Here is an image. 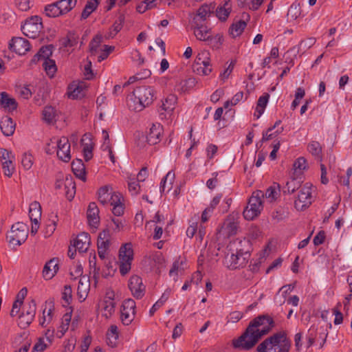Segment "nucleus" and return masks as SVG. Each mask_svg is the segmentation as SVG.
<instances>
[{"mask_svg":"<svg viewBox=\"0 0 352 352\" xmlns=\"http://www.w3.org/2000/svg\"><path fill=\"white\" fill-rule=\"evenodd\" d=\"M275 326L276 322L271 316L267 314L258 315L250 322L244 332L239 338L232 340V345L236 349L249 351Z\"/></svg>","mask_w":352,"mask_h":352,"instance_id":"1","label":"nucleus"},{"mask_svg":"<svg viewBox=\"0 0 352 352\" xmlns=\"http://www.w3.org/2000/svg\"><path fill=\"white\" fill-rule=\"evenodd\" d=\"M156 91L153 87L146 85L136 87L129 96V107L135 111H140L148 107L156 98Z\"/></svg>","mask_w":352,"mask_h":352,"instance_id":"2","label":"nucleus"},{"mask_svg":"<svg viewBox=\"0 0 352 352\" xmlns=\"http://www.w3.org/2000/svg\"><path fill=\"white\" fill-rule=\"evenodd\" d=\"M291 340L285 331H280L260 343L255 352H289Z\"/></svg>","mask_w":352,"mask_h":352,"instance_id":"3","label":"nucleus"},{"mask_svg":"<svg viewBox=\"0 0 352 352\" xmlns=\"http://www.w3.org/2000/svg\"><path fill=\"white\" fill-rule=\"evenodd\" d=\"M248 243V241H243ZM243 241H234L228 245V253L226 256V261L228 263V267L230 270H236L243 267L246 265L250 256L248 250L244 251L242 248Z\"/></svg>","mask_w":352,"mask_h":352,"instance_id":"4","label":"nucleus"},{"mask_svg":"<svg viewBox=\"0 0 352 352\" xmlns=\"http://www.w3.org/2000/svg\"><path fill=\"white\" fill-rule=\"evenodd\" d=\"M21 28L25 36L30 38H36L43 28L42 19L37 15L28 17Z\"/></svg>","mask_w":352,"mask_h":352,"instance_id":"5","label":"nucleus"},{"mask_svg":"<svg viewBox=\"0 0 352 352\" xmlns=\"http://www.w3.org/2000/svg\"><path fill=\"white\" fill-rule=\"evenodd\" d=\"M28 236V228L23 222H17L12 226L9 234L7 235L8 242L13 245L23 243Z\"/></svg>","mask_w":352,"mask_h":352,"instance_id":"6","label":"nucleus"},{"mask_svg":"<svg viewBox=\"0 0 352 352\" xmlns=\"http://www.w3.org/2000/svg\"><path fill=\"white\" fill-rule=\"evenodd\" d=\"M135 302L132 298L123 301L120 309V319L124 325H129L133 320L135 315Z\"/></svg>","mask_w":352,"mask_h":352,"instance_id":"7","label":"nucleus"},{"mask_svg":"<svg viewBox=\"0 0 352 352\" xmlns=\"http://www.w3.org/2000/svg\"><path fill=\"white\" fill-rule=\"evenodd\" d=\"M53 144L56 145V154L58 159L68 162L71 160L70 143L66 137H61L59 140L55 141V138L50 139Z\"/></svg>","mask_w":352,"mask_h":352,"instance_id":"8","label":"nucleus"},{"mask_svg":"<svg viewBox=\"0 0 352 352\" xmlns=\"http://www.w3.org/2000/svg\"><path fill=\"white\" fill-rule=\"evenodd\" d=\"M306 184L300 190L298 198L294 201V207L298 210L303 211L311 204V186Z\"/></svg>","mask_w":352,"mask_h":352,"instance_id":"9","label":"nucleus"},{"mask_svg":"<svg viewBox=\"0 0 352 352\" xmlns=\"http://www.w3.org/2000/svg\"><path fill=\"white\" fill-rule=\"evenodd\" d=\"M9 50L19 55H24L30 50V42L22 37H13L9 42Z\"/></svg>","mask_w":352,"mask_h":352,"instance_id":"10","label":"nucleus"},{"mask_svg":"<svg viewBox=\"0 0 352 352\" xmlns=\"http://www.w3.org/2000/svg\"><path fill=\"white\" fill-rule=\"evenodd\" d=\"M129 288L136 299H141L145 294L146 287L142 279L138 275L132 276L129 280Z\"/></svg>","mask_w":352,"mask_h":352,"instance_id":"11","label":"nucleus"},{"mask_svg":"<svg viewBox=\"0 0 352 352\" xmlns=\"http://www.w3.org/2000/svg\"><path fill=\"white\" fill-rule=\"evenodd\" d=\"M215 4H204L197 11L191 23H204L207 18L214 14Z\"/></svg>","mask_w":352,"mask_h":352,"instance_id":"12","label":"nucleus"},{"mask_svg":"<svg viewBox=\"0 0 352 352\" xmlns=\"http://www.w3.org/2000/svg\"><path fill=\"white\" fill-rule=\"evenodd\" d=\"M163 126L160 123L153 124L146 136V141L150 145H155L161 141Z\"/></svg>","mask_w":352,"mask_h":352,"instance_id":"13","label":"nucleus"},{"mask_svg":"<svg viewBox=\"0 0 352 352\" xmlns=\"http://www.w3.org/2000/svg\"><path fill=\"white\" fill-rule=\"evenodd\" d=\"M91 243L90 235L87 232H81L74 240L73 246L78 249L79 252H86Z\"/></svg>","mask_w":352,"mask_h":352,"instance_id":"14","label":"nucleus"},{"mask_svg":"<svg viewBox=\"0 0 352 352\" xmlns=\"http://www.w3.org/2000/svg\"><path fill=\"white\" fill-rule=\"evenodd\" d=\"M99 208L95 202L89 203L87 210V218L90 226L97 228L100 223Z\"/></svg>","mask_w":352,"mask_h":352,"instance_id":"15","label":"nucleus"},{"mask_svg":"<svg viewBox=\"0 0 352 352\" xmlns=\"http://www.w3.org/2000/svg\"><path fill=\"white\" fill-rule=\"evenodd\" d=\"M191 28L194 30L196 38L200 41H206L210 35V29L202 23H191Z\"/></svg>","mask_w":352,"mask_h":352,"instance_id":"16","label":"nucleus"},{"mask_svg":"<svg viewBox=\"0 0 352 352\" xmlns=\"http://www.w3.org/2000/svg\"><path fill=\"white\" fill-rule=\"evenodd\" d=\"M16 124L9 116H4L0 121V129L6 136H11L14 133Z\"/></svg>","mask_w":352,"mask_h":352,"instance_id":"17","label":"nucleus"},{"mask_svg":"<svg viewBox=\"0 0 352 352\" xmlns=\"http://www.w3.org/2000/svg\"><path fill=\"white\" fill-rule=\"evenodd\" d=\"M262 197H263V193L262 191L258 190L254 192L252 195L249 199L248 204L247 206L252 210H258V214H260L261 211L263 209V202L261 200Z\"/></svg>","mask_w":352,"mask_h":352,"instance_id":"18","label":"nucleus"},{"mask_svg":"<svg viewBox=\"0 0 352 352\" xmlns=\"http://www.w3.org/2000/svg\"><path fill=\"white\" fill-rule=\"evenodd\" d=\"M72 170L76 177L83 182L87 180L85 166L81 159H75L72 162Z\"/></svg>","mask_w":352,"mask_h":352,"instance_id":"19","label":"nucleus"},{"mask_svg":"<svg viewBox=\"0 0 352 352\" xmlns=\"http://www.w3.org/2000/svg\"><path fill=\"white\" fill-rule=\"evenodd\" d=\"M302 182L301 177L293 174L290 180L287 182L285 186L283 187V193H294L296 190L300 188Z\"/></svg>","mask_w":352,"mask_h":352,"instance_id":"20","label":"nucleus"},{"mask_svg":"<svg viewBox=\"0 0 352 352\" xmlns=\"http://www.w3.org/2000/svg\"><path fill=\"white\" fill-rule=\"evenodd\" d=\"M65 196L69 201L72 200L76 194V183L71 175H67L64 179Z\"/></svg>","mask_w":352,"mask_h":352,"instance_id":"21","label":"nucleus"},{"mask_svg":"<svg viewBox=\"0 0 352 352\" xmlns=\"http://www.w3.org/2000/svg\"><path fill=\"white\" fill-rule=\"evenodd\" d=\"M0 106L8 111H14L16 109L18 104L14 98H10L8 93L3 91L0 93Z\"/></svg>","mask_w":352,"mask_h":352,"instance_id":"22","label":"nucleus"},{"mask_svg":"<svg viewBox=\"0 0 352 352\" xmlns=\"http://www.w3.org/2000/svg\"><path fill=\"white\" fill-rule=\"evenodd\" d=\"M29 217L32 223L37 225L41 217V206L38 201H33L29 208Z\"/></svg>","mask_w":352,"mask_h":352,"instance_id":"23","label":"nucleus"},{"mask_svg":"<svg viewBox=\"0 0 352 352\" xmlns=\"http://www.w3.org/2000/svg\"><path fill=\"white\" fill-rule=\"evenodd\" d=\"M133 250L131 243L123 245L119 250V259L120 261H132Z\"/></svg>","mask_w":352,"mask_h":352,"instance_id":"24","label":"nucleus"},{"mask_svg":"<svg viewBox=\"0 0 352 352\" xmlns=\"http://www.w3.org/2000/svg\"><path fill=\"white\" fill-rule=\"evenodd\" d=\"M269 98L270 95L267 93L259 97L256 104V111L254 114L256 119H258L263 113Z\"/></svg>","mask_w":352,"mask_h":352,"instance_id":"25","label":"nucleus"},{"mask_svg":"<svg viewBox=\"0 0 352 352\" xmlns=\"http://www.w3.org/2000/svg\"><path fill=\"white\" fill-rule=\"evenodd\" d=\"M57 261V258H53L47 261L43 270V276L45 280H50L56 275V271H53V267L56 266L54 263Z\"/></svg>","mask_w":352,"mask_h":352,"instance_id":"26","label":"nucleus"},{"mask_svg":"<svg viewBox=\"0 0 352 352\" xmlns=\"http://www.w3.org/2000/svg\"><path fill=\"white\" fill-rule=\"evenodd\" d=\"M230 12L231 4L230 3V1H228L224 3L223 6L218 7L216 9V16L221 21H225L227 20Z\"/></svg>","mask_w":352,"mask_h":352,"instance_id":"27","label":"nucleus"},{"mask_svg":"<svg viewBox=\"0 0 352 352\" xmlns=\"http://www.w3.org/2000/svg\"><path fill=\"white\" fill-rule=\"evenodd\" d=\"M110 244V240H102L101 236H98V254L100 259L103 260L105 258V254L109 248Z\"/></svg>","mask_w":352,"mask_h":352,"instance_id":"28","label":"nucleus"},{"mask_svg":"<svg viewBox=\"0 0 352 352\" xmlns=\"http://www.w3.org/2000/svg\"><path fill=\"white\" fill-rule=\"evenodd\" d=\"M246 25L247 23H244L243 20H239L231 25L229 28V33L233 38H236L242 34Z\"/></svg>","mask_w":352,"mask_h":352,"instance_id":"29","label":"nucleus"},{"mask_svg":"<svg viewBox=\"0 0 352 352\" xmlns=\"http://www.w3.org/2000/svg\"><path fill=\"white\" fill-rule=\"evenodd\" d=\"M222 228L226 231L228 236H232L236 234L238 224L233 218L230 217L224 221Z\"/></svg>","mask_w":352,"mask_h":352,"instance_id":"30","label":"nucleus"},{"mask_svg":"<svg viewBox=\"0 0 352 352\" xmlns=\"http://www.w3.org/2000/svg\"><path fill=\"white\" fill-rule=\"evenodd\" d=\"M98 201L102 205L109 204L110 197L112 194V189L109 188V186H104L98 190Z\"/></svg>","mask_w":352,"mask_h":352,"instance_id":"31","label":"nucleus"},{"mask_svg":"<svg viewBox=\"0 0 352 352\" xmlns=\"http://www.w3.org/2000/svg\"><path fill=\"white\" fill-rule=\"evenodd\" d=\"M177 97L175 94H169L164 100L162 101V109L165 111H173L177 104Z\"/></svg>","mask_w":352,"mask_h":352,"instance_id":"32","label":"nucleus"},{"mask_svg":"<svg viewBox=\"0 0 352 352\" xmlns=\"http://www.w3.org/2000/svg\"><path fill=\"white\" fill-rule=\"evenodd\" d=\"M307 149L309 152L316 158L322 160V146L317 141H311L307 145Z\"/></svg>","mask_w":352,"mask_h":352,"instance_id":"33","label":"nucleus"},{"mask_svg":"<svg viewBox=\"0 0 352 352\" xmlns=\"http://www.w3.org/2000/svg\"><path fill=\"white\" fill-rule=\"evenodd\" d=\"M107 344L113 347L116 345L118 339V329L116 325H111L107 333Z\"/></svg>","mask_w":352,"mask_h":352,"instance_id":"34","label":"nucleus"},{"mask_svg":"<svg viewBox=\"0 0 352 352\" xmlns=\"http://www.w3.org/2000/svg\"><path fill=\"white\" fill-rule=\"evenodd\" d=\"M70 312L66 313L63 315L62 324L60 327L61 329L58 330L57 332V336L58 338H61L65 333V332L67 331L69 328L73 310L72 307H70Z\"/></svg>","mask_w":352,"mask_h":352,"instance_id":"35","label":"nucleus"},{"mask_svg":"<svg viewBox=\"0 0 352 352\" xmlns=\"http://www.w3.org/2000/svg\"><path fill=\"white\" fill-rule=\"evenodd\" d=\"M206 42L213 50H217L219 49L223 44V35L220 34H217L214 36L210 34L208 38L206 40Z\"/></svg>","mask_w":352,"mask_h":352,"instance_id":"36","label":"nucleus"},{"mask_svg":"<svg viewBox=\"0 0 352 352\" xmlns=\"http://www.w3.org/2000/svg\"><path fill=\"white\" fill-rule=\"evenodd\" d=\"M60 6L62 15L67 14L72 10L76 5L77 0H58Z\"/></svg>","mask_w":352,"mask_h":352,"instance_id":"37","label":"nucleus"},{"mask_svg":"<svg viewBox=\"0 0 352 352\" xmlns=\"http://www.w3.org/2000/svg\"><path fill=\"white\" fill-rule=\"evenodd\" d=\"M170 291L166 290L162 295L161 298L153 305L149 311L151 316H153L155 312L161 307L164 303L168 300Z\"/></svg>","mask_w":352,"mask_h":352,"instance_id":"38","label":"nucleus"},{"mask_svg":"<svg viewBox=\"0 0 352 352\" xmlns=\"http://www.w3.org/2000/svg\"><path fill=\"white\" fill-rule=\"evenodd\" d=\"M103 37L101 34H96L92 40L90 41L89 47V52L91 55H94L98 48L100 47L101 43L102 42Z\"/></svg>","mask_w":352,"mask_h":352,"instance_id":"39","label":"nucleus"},{"mask_svg":"<svg viewBox=\"0 0 352 352\" xmlns=\"http://www.w3.org/2000/svg\"><path fill=\"white\" fill-rule=\"evenodd\" d=\"M43 66L47 74L51 78L53 77L57 70L55 60L52 59H47L44 60Z\"/></svg>","mask_w":352,"mask_h":352,"instance_id":"40","label":"nucleus"},{"mask_svg":"<svg viewBox=\"0 0 352 352\" xmlns=\"http://www.w3.org/2000/svg\"><path fill=\"white\" fill-rule=\"evenodd\" d=\"M306 162L307 160L305 157H300L298 158L294 163V172L293 174L298 176L301 175L302 170L306 168Z\"/></svg>","mask_w":352,"mask_h":352,"instance_id":"41","label":"nucleus"},{"mask_svg":"<svg viewBox=\"0 0 352 352\" xmlns=\"http://www.w3.org/2000/svg\"><path fill=\"white\" fill-rule=\"evenodd\" d=\"M56 4H49L45 6L43 13L46 16L50 18H55L61 16V10L58 11V9L55 6Z\"/></svg>","mask_w":352,"mask_h":352,"instance_id":"42","label":"nucleus"},{"mask_svg":"<svg viewBox=\"0 0 352 352\" xmlns=\"http://www.w3.org/2000/svg\"><path fill=\"white\" fill-rule=\"evenodd\" d=\"M210 58L207 57L206 59L201 60V65L196 67V71L198 74H202L207 76L212 72V67L209 62Z\"/></svg>","mask_w":352,"mask_h":352,"instance_id":"43","label":"nucleus"},{"mask_svg":"<svg viewBox=\"0 0 352 352\" xmlns=\"http://www.w3.org/2000/svg\"><path fill=\"white\" fill-rule=\"evenodd\" d=\"M300 14L301 11L299 5L296 3H292L287 11V20H296L300 15Z\"/></svg>","mask_w":352,"mask_h":352,"instance_id":"44","label":"nucleus"},{"mask_svg":"<svg viewBox=\"0 0 352 352\" xmlns=\"http://www.w3.org/2000/svg\"><path fill=\"white\" fill-rule=\"evenodd\" d=\"M195 85V79L193 78H189L188 79L180 82L177 87H178V90H180L182 92H186L192 88Z\"/></svg>","mask_w":352,"mask_h":352,"instance_id":"45","label":"nucleus"},{"mask_svg":"<svg viewBox=\"0 0 352 352\" xmlns=\"http://www.w3.org/2000/svg\"><path fill=\"white\" fill-rule=\"evenodd\" d=\"M96 3L94 4L91 2V1H87L82 12L81 14V19H86L89 16V15L97 9Z\"/></svg>","mask_w":352,"mask_h":352,"instance_id":"46","label":"nucleus"},{"mask_svg":"<svg viewBox=\"0 0 352 352\" xmlns=\"http://www.w3.org/2000/svg\"><path fill=\"white\" fill-rule=\"evenodd\" d=\"M34 320V318L26 316L24 311H23L19 316L18 325L22 329L28 328Z\"/></svg>","mask_w":352,"mask_h":352,"instance_id":"47","label":"nucleus"},{"mask_svg":"<svg viewBox=\"0 0 352 352\" xmlns=\"http://www.w3.org/2000/svg\"><path fill=\"white\" fill-rule=\"evenodd\" d=\"M54 47L52 45H47L41 47L38 53L40 54V56L42 60L50 59V57L52 55V50Z\"/></svg>","mask_w":352,"mask_h":352,"instance_id":"48","label":"nucleus"},{"mask_svg":"<svg viewBox=\"0 0 352 352\" xmlns=\"http://www.w3.org/2000/svg\"><path fill=\"white\" fill-rule=\"evenodd\" d=\"M89 288V285L87 283L83 285L82 279L79 280L78 289H77V295L79 299H82L81 301H83L86 299L87 296V290Z\"/></svg>","mask_w":352,"mask_h":352,"instance_id":"49","label":"nucleus"},{"mask_svg":"<svg viewBox=\"0 0 352 352\" xmlns=\"http://www.w3.org/2000/svg\"><path fill=\"white\" fill-rule=\"evenodd\" d=\"M43 120L48 124L53 122L55 116V110L52 107H46L43 111Z\"/></svg>","mask_w":352,"mask_h":352,"instance_id":"50","label":"nucleus"},{"mask_svg":"<svg viewBox=\"0 0 352 352\" xmlns=\"http://www.w3.org/2000/svg\"><path fill=\"white\" fill-rule=\"evenodd\" d=\"M2 168L6 176L10 177L14 170V166L12 160L2 162Z\"/></svg>","mask_w":352,"mask_h":352,"instance_id":"51","label":"nucleus"},{"mask_svg":"<svg viewBox=\"0 0 352 352\" xmlns=\"http://www.w3.org/2000/svg\"><path fill=\"white\" fill-rule=\"evenodd\" d=\"M125 21V15L123 13H119L118 19L115 21L111 28L116 32V33H118L122 28L123 24Z\"/></svg>","mask_w":352,"mask_h":352,"instance_id":"52","label":"nucleus"},{"mask_svg":"<svg viewBox=\"0 0 352 352\" xmlns=\"http://www.w3.org/2000/svg\"><path fill=\"white\" fill-rule=\"evenodd\" d=\"M36 311V303L34 299H32L30 302L28 304V306L25 307V311H24L26 316H29V318H32L34 319Z\"/></svg>","mask_w":352,"mask_h":352,"instance_id":"53","label":"nucleus"},{"mask_svg":"<svg viewBox=\"0 0 352 352\" xmlns=\"http://www.w3.org/2000/svg\"><path fill=\"white\" fill-rule=\"evenodd\" d=\"M68 89V97L72 99H77L78 98H80V93L83 90V86L82 85L78 84L72 91H71V87H69Z\"/></svg>","mask_w":352,"mask_h":352,"instance_id":"54","label":"nucleus"},{"mask_svg":"<svg viewBox=\"0 0 352 352\" xmlns=\"http://www.w3.org/2000/svg\"><path fill=\"white\" fill-rule=\"evenodd\" d=\"M276 188H278V192H280V186L278 184L274 183V186L269 187L267 189L266 192H265L266 197L268 198H272V199H276V196L278 195V192L276 191Z\"/></svg>","mask_w":352,"mask_h":352,"instance_id":"55","label":"nucleus"},{"mask_svg":"<svg viewBox=\"0 0 352 352\" xmlns=\"http://www.w3.org/2000/svg\"><path fill=\"white\" fill-rule=\"evenodd\" d=\"M66 36L67 42L70 44V47H74L77 45L79 35L75 31H69Z\"/></svg>","mask_w":352,"mask_h":352,"instance_id":"56","label":"nucleus"},{"mask_svg":"<svg viewBox=\"0 0 352 352\" xmlns=\"http://www.w3.org/2000/svg\"><path fill=\"white\" fill-rule=\"evenodd\" d=\"M33 156L31 154L25 153L23 155L21 164L25 170H29L33 164Z\"/></svg>","mask_w":352,"mask_h":352,"instance_id":"57","label":"nucleus"},{"mask_svg":"<svg viewBox=\"0 0 352 352\" xmlns=\"http://www.w3.org/2000/svg\"><path fill=\"white\" fill-rule=\"evenodd\" d=\"M104 309L105 311H107L109 313V316L105 314L104 316L108 318L109 316L112 315V314L115 311V307H116V302H114L112 300H104Z\"/></svg>","mask_w":352,"mask_h":352,"instance_id":"58","label":"nucleus"},{"mask_svg":"<svg viewBox=\"0 0 352 352\" xmlns=\"http://www.w3.org/2000/svg\"><path fill=\"white\" fill-rule=\"evenodd\" d=\"M243 215L246 220L251 221L253 220L255 217H258L259 214H258V210H252L249 208V207L246 206L243 212Z\"/></svg>","mask_w":352,"mask_h":352,"instance_id":"59","label":"nucleus"},{"mask_svg":"<svg viewBox=\"0 0 352 352\" xmlns=\"http://www.w3.org/2000/svg\"><path fill=\"white\" fill-rule=\"evenodd\" d=\"M62 298L67 305L71 303L72 298V290L70 285H65L64 287Z\"/></svg>","mask_w":352,"mask_h":352,"instance_id":"60","label":"nucleus"},{"mask_svg":"<svg viewBox=\"0 0 352 352\" xmlns=\"http://www.w3.org/2000/svg\"><path fill=\"white\" fill-rule=\"evenodd\" d=\"M283 131V127H280V129H277L276 131L271 133L267 131L263 132V138L261 141L265 142L276 138L278 134L281 133Z\"/></svg>","mask_w":352,"mask_h":352,"instance_id":"61","label":"nucleus"},{"mask_svg":"<svg viewBox=\"0 0 352 352\" xmlns=\"http://www.w3.org/2000/svg\"><path fill=\"white\" fill-rule=\"evenodd\" d=\"M91 60H87V63L84 67V75L85 76V79L88 80H92L94 78V74L91 69Z\"/></svg>","mask_w":352,"mask_h":352,"instance_id":"62","label":"nucleus"},{"mask_svg":"<svg viewBox=\"0 0 352 352\" xmlns=\"http://www.w3.org/2000/svg\"><path fill=\"white\" fill-rule=\"evenodd\" d=\"M114 46H109L107 45H104V50L101 52L100 55L98 57V61L101 62L106 59L109 54L114 50Z\"/></svg>","mask_w":352,"mask_h":352,"instance_id":"63","label":"nucleus"},{"mask_svg":"<svg viewBox=\"0 0 352 352\" xmlns=\"http://www.w3.org/2000/svg\"><path fill=\"white\" fill-rule=\"evenodd\" d=\"M128 188L132 195H137L139 193L140 186L139 182L135 181L134 179L128 183Z\"/></svg>","mask_w":352,"mask_h":352,"instance_id":"64","label":"nucleus"}]
</instances>
